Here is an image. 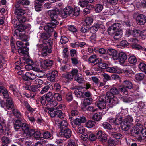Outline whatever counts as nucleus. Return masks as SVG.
Instances as JSON below:
<instances>
[{"instance_id": "nucleus-1", "label": "nucleus", "mask_w": 146, "mask_h": 146, "mask_svg": "<svg viewBox=\"0 0 146 146\" xmlns=\"http://www.w3.org/2000/svg\"><path fill=\"white\" fill-rule=\"evenodd\" d=\"M60 13L59 9L56 8L53 10H49L48 11V14L51 19L50 23H47V25L44 26V29L45 31L51 32L53 31V28H55L59 22V20L58 17V15Z\"/></svg>"}, {"instance_id": "nucleus-47", "label": "nucleus", "mask_w": 146, "mask_h": 146, "mask_svg": "<svg viewBox=\"0 0 146 146\" xmlns=\"http://www.w3.org/2000/svg\"><path fill=\"white\" fill-rule=\"evenodd\" d=\"M94 51L96 52H98L100 54L103 55L106 52V50L104 48H95L94 49Z\"/></svg>"}, {"instance_id": "nucleus-54", "label": "nucleus", "mask_w": 146, "mask_h": 146, "mask_svg": "<svg viewBox=\"0 0 146 146\" xmlns=\"http://www.w3.org/2000/svg\"><path fill=\"white\" fill-rule=\"evenodd\" d=\"M69 41L68 39L64 36H61L60 42L62 44H64Z\"/></svg>"}, {"instance_id": "nucleus-35", "label": "nucleus", "mask_w": 146, "mask_h": 146, "mask_svg": "<svg viewBox=\"0 0 146 146\" xmlns=\"http://www.w3.org/2000/svg\"><path fill=\"white\" fill-rule=\"evenodd\" d=\"M67 121L64 120L61 122L60 129L61 131L68 128Z\"/></svg>"}, {"instance_id": "nucleus-16", "label": "nucleus", "mask_w": 146, "mask_h": 146, "mask_svg": "<svg viewBox=\"0 0 146 146\" xmlns=\"http://www.w3.org/2000/svg\"><path fill=\"white\" fill-rule=\"evenodd\" d=\"M6 98L7 99L6 102V108L9 110L12 109L13 107L14 104L12 98L9 97L8 98Z\"/></svg>"}, {"instance_id": "nucleus-27", "label": "nucleus", "mask_w": 146, "mask_h": 146, "mask_svg": "<svg viewBox=\"0 0 146 146\" xmlns=\"http://www.w3.org/2000/svg\"><path fill=\"white\" fill-rule=\"evenodd\" d=\"M47 44L49 46L48 50V52L49 53H51L52 52V48L53 44V39L50 38L48 39L47 41Z\"/></svg>"}, {"instance_id": "nucleus-4", "label": "nucleus", "mask_w": 146, "mask_h": 146, "mask_svg": "<svg viewBox=\"0 0 146 146\" xmlns=\"http://www.w3.org/2000/svg\"><path fill=\"white\" fill-rule=\"evenodd\" d=\"M109 89V91L107 92L106 93L107 96L113 97V96H114V95L120 94V89L119 87H113L110 88Z\"/></svg>"}, {"instance_id": "nucleus-59", "label": "nucleus", "mask_w": 146, "mask_h": 146, "mask_svg": "<svg viewBox=\"0 0 146 146\" xmlns=\"http://www.w3.org/2000/svg\"><path fill=\"white\" fill-rule=\"evenodd\" d=\"M54 110V109H53L49 110L48 111L49 114L52 117H53L56 115L57 110L55 111Z\"/></svg>"}, {"instance_id": "nucleus-58", "label": "nucleus", "mask_w": 146, "mask_h": 146, "mask_svg": "<svg viewBox=\"0 0 146 146\" xmlns=\"http://www.w3.org/2000/svg\"><path fill=\"white\" fill-rule=\"evenodd\" d=\"M83 92H81L79 89H77L76 90L74 91V93L76 96L77 97L80 98L82 97Z\"/></svg>"}, {"instance_id": "nucleus-34", "label": "nucleus", "mask_w": 146, "mask_h": 146, "mask_svg": "<svg viewBox=\"0 0 146 146\" xmlns=\"http://www.w3.org/2000/svg\"><path fill=\"white\" fill-rule=\"evenodd\" d=\"M45 95L47 102L53 100L54 98L53 94L51 92H48Z\"/></svg>"}, {"instance_id": "nucleus-23", "label": "nucleus", "mask_w": 146, "mask_h": 146, "mask_svg": "<svg viewBox=\"0 0 146 146\" xmlns=\"http://www.w3.org/2000/svg\"><path fill=\"white\" fill-rule=\"evenodd\" d=\"M123 122L131 126L133 125V122L132 117L130 116H127L125 118Z\"/></svg>"}, {"instance_id": "nucleus-21", "label": "nucleus", "mask_w": 146, "mask_h": 146, "mask_svg": "<svg viewBox=\"0 0 146 146\" xmlns=\"http://www.w3.org/2000/svg\"><path fill=\"white\" fill-rule=\"evenodd\" d=\"M25 13V10L21 8L15 9L14 11V14L16 15V17L23 15Z\"/></svg>"}, {"instance_id": "nucleus-8", "label": "nucleus", "mask_w": 146, "mask_h": 146, "mask_svg": "<svg viewBox=\"0 0 146 146\" xmlns=\"http://www.w3.org/2000/svg\"><path fill=\"white\" fill-rule=\"evenodd\" d=\"M73 11V9L72 7L70 6L67 7L64 9L61 13V16L64 18H66L72 14Z\"/></svg>"}, {"instance_id": "nucleus-62", "label": "nucleus", "mask_w": 146, "mask_h": 146, "mask_svg": "<svg viewBox=\"0 0 146 146\" xmlns=\"http://www.w3.org/2000/svg\"><path fill=\"white\" fill-rule=\"evenodd\" d=\"M114 29L117 31L119 30V28L121 27V25L119 23H115L111 26Z\"/></svg>"}, {"instance_id": "nucleus-14", "label": "nucleus", "mask_w": 146, "mask_h": 146, "mask_svg": "<svg viewBox=\"0 0 146 146\" xmlns=\"http://www.w3.org/2000/svg\"><path fill=\"white\" fill-rule=\"evenodd\" d=\"M53 60L46 59L43 61V66L45 69H49L51 68L53 63Z\"/></svg>"}, {"instance_id": "nucleus-32", "label": "nucleus", "mask_w": 146, "mask_h": 146, "mask_svg": "<svg viewBox=\"0 0 146 146\" xmlns=\"http://www.w3.org/2000/svg\"><path fill=\"white\" fill-rule=\"evenodd\" d=\"M42 135L43 137L45 139H52L53 138L52 133L48 131L43 132Z\"/></svg>"}, {"instance_id": "nucleus-7", "label": "nucleus", "mask_w": 146, "mask_h": 146, "mask_svg": "<svg viewBox=\"0 0 146 146\" xmlns=\"http://www.w3.org/2000/svg\"><path fill=\"white\" fill-rule=\"evenodd\" d=\"M58 75V71L56 70L50 71L46 74L48 80L51 82H55L56 78Z\"/></svg>"}, {"instance_id": "nucleus-12", "label": "nucleus", "mask_w": 146, "mask_h": 146, "mask_svg": "<svg viewBox=\"0 0 146 146\" xmlns=\"http://www.w3.org/2000/svg\"><path fill=\"white\" fill-rule=\"evenodd\" d=\"M60 134L62 136L68 139L70 138L72 135L71 130L69 128L61 131Z\"/></svg>"}, {"instance_id": "nucleus-57", "label": "nucleus", "mask_w": 146, "mask_h": 146, "mask_svg": "<svg viewBox=\"0 0 146 146\" xmlns=\"http://www.w3.org/2000/svg\"><path fill=\"white\" fill-rule=\"evenodd\" d=\"M50 86H52V85H47L44 86L42 88V90L40 92V94H43L49 90L50 88Z\"/></svg>"}, {"instance_id": "nucleus-43", "label": "nucleus", "mask_w": 146, "mask_h": 146, "mask_svg": "<svg viewBox=\"0 0 146 146\" xmlns=\"http://www.w3.org/2000/svg\"><path fill=\"white\" fill-rule=\"evenodd\" d=\"M21 128L22 131L25 133L30 129L29 125L24 123H22Z\"/></svg>"}, {"instance_id": "nucleus-56", "label": "nucleus", "mask_w": 146, "mask_h": 146, "mask_svg": "<svg viewBox=\"0 0 146 146\" xmlns=\"http://www.w3.org/2000/svg\"><path fill=\"white\" fill-rule=\"evenodd\" d=\"M28 27L27 26L23 24H20L18 25L16 28L19 30H21L23 31L24 30L27 29Z\"/></svg>"}, {"instance_id": "nucleus-38", "label": "nucleus", "mask_w": 146, "mask_h": 146, "mask_svg": "<svg viewBox=\"0 0 146 146\" xmlns=\"http://www.w3.org/2000/svg\"><path fill=\"white\" fill-rule=\"evenodd\" d=\"M131 126L123 122L121 124V129L123 131H127L130 129Z\"/></svg>"}, {"instance_id": "nucleus-13", "label": "nucleus", "mask_w": 146, "mask_h": 146, "mask_svg": "<svg viewBox=\"0 0 146 146\" xmlns=\"http://www.w3.org/2000/svg\"><path fill=\"white\" fill-rule=\"evenodd\" d=\"M108 53L112 56L114 60H116L118 59L119 54L115 50L109 49L108 50Z\"/></svg>"}, {"instance_id": "nucleus-49", "label": "nucleus", "mask_w": 146, "mask_h": 146, "mask_svg": "<svg viewBox=\"0 0 146 146\" xmlns=\"http://www.w3.org/2000/svg\"><path fill=\"white\" fill-rule=\"evenodd\" d=\"M135 78L137 80L141 81L144 78L145 75L143 73H138L135 75Z\"/></svg>"}, {"instance_id": "nucleus-24", "label": "nucleus", "mask_w": 146, "mask_h": 146, "mask_svg": "<svg viewBox=\"0 0 146 146\" xmlns=\"http://www.w3.org/2000/svg\"><path fill=\"white\" fill-rule=\"evenodd\" d=\"M74 79L78 83L80 84L83 83L85 81L84 78L82 77L81 75L80 76L78 75L75 76Z\"/></svg>"}, {"instance_id": "nucleus-10", "label": "nucleus", "mask_w": 146, "mask_h": 146, "mask_svg": "<svg viewBox=\"0 0 146 146\" xmlns=\"http://www.w3.org/2000/svg\"><path fill=\"white\" fill-rule=\"evenodd\" d=\"M109 122L113 125H118L120 124L122 121V118L120 116H118L115 118H109Z\"/></svg>"}, {"instance_id": "nucleus-44", "label": "nucleus", "mask_w": 146, "mask_h": 146, "mask_svg": "<svg viewBox=\"0 0 146 146\" xmlns=\"http://www.w3.org/2000/svg\"><path fill=\"white\" fill-rule=\"evenodd\" d=\"M21 30H19L17 29L14 31V33L13 34V35L14 36L16 35L19 38L21 35H22V34L24 33Z\"/></svg>"}, {"instance_id": "nucleus-41", "label": "nucleus", "mask_w": 146, "mask_h": 146, "mask_svg": "<svg viewBox=\"0 0 146 146\" xmlns=\"http://www.w3.org/2000/svg\"><path fill=\"white\" fill-rule=\"evenodd\" d=\"M74 76L70 72L66 73L64 75V77L66 79L69 81L72 80Z\"/></svg>"}, {"instance_id": "nucleus-29", "label": "nucleus", "mask_w": 146, "mask_h": 146, "mask_svg": "<svg viewBox=\"0 0 146 146\" xmlns=\"http://www.w3.org/2000/svg\"><path fill=\"white\" fill-rule=\"evenodd\" d=\"M102 113H97L94 114L92 117V118L94 120L98 121L102 119Z\"/></svg>"}, {"instance_id": "nucleus-36", "label": "nucleus", "mask_w": 146, "mask_h": 146, "mask_svg": "<svg viewBox=\"0 0 146 146\" xmlns=\"http://www.w3.org/2000/svg\"><path fill=\"white\" fill-rule=\"evenodd\" d=\"M98 60L97 56L95 55L91 56L88 58V62L89 63H94L96 62Z\"/></svg>"}, {"instance_id": "nucleus-28", "label": "nucleus", "mask_w": 146, "mask_h": 146, "mask_svg": "<svg viewBox=\"0 0 146 146\" xmlns=\"http://www.w3.org/2000/svg\"><path fill=\"white\" fill-rule=\"evenodd\" d=\"M122 85L129 89H131L133 86L131 82L128 80H125L123 81L122 83Z\"/></svg>"}, {"instance_id": "nucleus-39", "label": "nucleus", "mask_w": 146, "mask_h": 146, "mask_svg": "<svg viewBox=\"0 0 146 146\" xmlns=\"http://www.w3.org/2000/svg\"><path fill=\"white\" fill-rule=\"evenodd\" d=\"M129 62L131 64L135 65L136 64L137 62V59L135 56H130L128 59Z\"/></svg>"}, {"instance_id": "nucleus-30", "label": "nucleus", "mask_w": 146, "mask_h": 146, "mask_svg": "<svg viewBox=\"0 0 146 146\" xmlns=\"http://www.w3.org/2000/svg\"><path fill=\"white\" fill-rule=\"evenodd\" d=\"M53 31L51 32L47 31V32L43 33L41 34L40 36L41 38L44 40H47L51 36L50 34L48 32H52Z\"/></svg>"}, {"instance_id": "nucleus-46", "label": "nucleus", "mask_w": 146, "mask_h": 146, "mask_svg": "<svg viewBox=\"0 0 146 146\" xmlns=\"http://www.w3.org/2000/svg\"><path fill=\"white\" fill-rule=\"evenodd\" d=\"M103 9V6L101 4H96L95 6V11L96 12H100Z\"/></svg>"}, {"instance_id": "nucleus-17", "label": "nucleus", "mask_w": 146, "mask_h": 146, "mask_svg": "<svg viewBox=\"0 0 146 146\" xmlns=\"http://www.w3.org/2000/svg\"><path fill=\"white\" fill-rule=\"evenodd\" d=\"M86 121L85 117L84 116H82L74 120V123L76 125H80L81 123H84Z\"/></svg>"}, {"instance_id": "nucleus-53", "label": "nucleus", "mask_w": 146, "mask_h": 146, "mask_svg": "<svg viewBox=\"0 0 146 146\" xmlns=\"http://www.w3.org/2000/svg\"><path fill=\"white\" fill-rule=\"evenodd\" d=\"M35 131L33 129L30 128L25 133L27 137H31L33 136Z\"/></svg>"}, {"instance_id": "nucleus-55", "label": "nucleus", "mask_w": 146, "mask_h": 146, "mask_svg": "<svg viewBox=\"0 0 146 146\" xmlns=\"http://www.w3.org/2000/svg\"><path fill=\"white\" fill-rule=\"evenodd\" d=\"M92 101V99L91 98H88L85 99L83 101V105L85 106L90 104H91V102Z\"/></svg>"}, {"instance_id": "nucleus-5", "label": "nucleus", "mask_w": 146, "mask_h": 146, "mask_svg": "<svg viewBox=\"0 0 146 146\" xmlns=\"http://www.w3.org/2000/svg\"><path fill=\"white\" fill-rule=\"evenodd\" d=\"M107 102L106 96L100 97L96 102L97 106L100 109H103L105 108Z\"/></svg>"}, {"instance_id": "nucleus-61", "label": "nucleus", "mask_w": 146, "mask_h": 146, "mask_svg": "<svg viewBox=\"0 0 146 146\" xmlns=\"http://www.w3.org/2000/svg\"><path fill=\"white\" fill-rule=\"evenodd\" d=\"M108 34L110 35H114L115 33L116 32V31L111 26L108 28Z\"/></svg>"}, {"instance_id": "nucleus-51", "label": "nucleus", "mask_w": 146, "mask_h": 146, "mask_svg": "<svg viewBox=\"0 0 146 146\" xmlns=\"http://www.w3.org/2000/svg\"><path fill=\"white\" fill-rule=\"evenodd\" d=\"M25 115L27 117L28 119L30 121L31 123L34 125L35 123V119L32 116H30L28 115V112L27 111L25 112Z\"/></svg>"}, {"instance_id": "nucleus-22", "label": "nucleus", "mask_w": 146, "mask_h": 146, "mask_svg": "<svg viewBox=\"0 0 146 146\" xmlns=\"http://www.w3.org/2000/svg\"><path fill=\"white\" fill-rule=\"evenodd\" d=\"M106 70L108 72L111 73H119L121 72V70L118 69L114 67H107L106 68Z\"/></svg>"}, {"instance_id": "nucleus-42", "label": "nucleus", "mask_w": 146, "mask_h": 146, "mask_svg": "<svg viewBox=\"0 0 146 146\" xmlns=\"http://www.w3.org/2000/svg\"><path fill=\"white\" fill-rule=\"evenodd\" d=\"M139 69L146 74V65L143 62H140L138 65Z\"/></svg>"}, {"instance_id": "nucleus-33", "label": "nucleus", "mask_w": 146, "mask_h": 146, "mask_svg": "<svg viewBox=\"0 0 146 146\" xmlns=\"http://www.w3.org/2000/svg\"><path fill=\"white\" fill-rule=\"evenodd\" d=\"M1 142L3 144H8L10 143L11 142V140L9 137L6 136H3L1 138Z\"/></svg>"}, {"instance_id": "nucleus-37", "label": "nucleus", "mask_w": 146, "mask_h": 146, "mask_svg": "<svg viewBox=\"0 0 146 146\" xmlns=\"http://www.w3.org/2000/svg\"><path fill=\"white\" fill-rule=\"evenodd\" d=\"M29 49L27 47H23L18 49V52L19 54H26L28 51Z\"/></svg>"}, {"instance_id": "nucleus-40", "label": "nucleus", "mask_w": 146, "mask_h": 146, "mask_svg": "<svg viewBox=\"0 0 146 146\" xmlns=\"http://www.w3.org/2000/svg\"><path fill=\"white\" fill-rule=\"evenodd\" d=\"M33 135L34 138L36 140H40L41 139V133L40 132L38 131H35Z\"/></svg>"}, {"instance_id": "nucleus-20", "label": "nucleus", "mask_w": 146, "mask_h": 146, "mask_svg": "<svg viewBox=\"0 0 146 146\" xmlns=\"http://www.w3.org/2000/svg\"><path fill=\"white\" fill-rule=\"evenodd\" d=\"M94 65L97 66L99 68L102 69H105L108 66V64L106 63L102 62V60H99L98 62L94 64Z\"/></svg>"}, {"instance_id": "nucleus-11", "label": "nucleus", "mask_w": 146, "mask_h": 146, "mask_svg": "<svg viewBox=\"0 0 146 146\" xmlns=\"http://www.w3.org/2000/svg\"><path fill=\"white\" fill-rule=\"evenodd\" d=\"M106 98L107 102H108L112 106L117 104L119 102L118 99L114 96H113V97H109L107 96V95L106 94Z\"/></svg>"}, {"instance_id": "nucleus-3", "label": "nucleus", "mask_w": 146, "mask_h": 146, "mask_svg": "<svg viewBox=\"0 0 146 146\" xmlns=\"http://www.w3.org/2000/svg\"><path fill=\"white\" fill-rule=\"evenodd\" d=\"M11 131L6 124V121L3 120L0 122V135H10Z\"/></svg>"}, {"instance_id": "nucleus-50", "label": "nucleus", "mask_w": 146, "mask_h": 146, "mask_svg": "<svg viewBox=\"0 0 146 146\" xmlns=\"http://www.w3.org/2000/svg\"><path fill=\"white\" fill-rule=\"evenodd\" d=\"M95 124L96 122L94 121L89 120L86 123V126L88 128H92L95 125Z\"/></svg>"}, {"instance_id": "nucleus-31", "label": "nucleus", "mask_w": 146, "mask_h": 146, "mask_svg": "<svg viewBox=\"0 0 146 146\" xmlns=\"http://www.w3.org/2000/svg\"><path fill=\"white\" fill-rule=\"evenodd\" d=\"M99 27L100 25L99 24H96L92 26L89 28V30L91 33H95L98 31Z\"/></svg>"}, {"instance_id": "nucleus-48", "label": "nucleus", "mask_w": 146, "mask_h": 146, "mask_svg": "<svg viewBox=\"0 0 146 146\" xmlns=\"http://www.w3.org/2000/svg\"><path fill=\"white\" fill-rule=\"evenodd\" d=\"M38 100H40V102L42 105H45L46 104H47L48 103L46 100L45 95L42 96L41 98H38Z\"/></svg>"}, {"instance_id": "nucleus-60", "label": "nucleus", "mask_w": 146, "mask_h": 146, "mask_svg": "<svg viewBox=\"0 0 146 146\" xmlns=\"http://www.w3.org/2000/svg\"><path fill=\"white\" fill-rule=\"evenodd\" d=\"M47 104L49 105L51 108H54L57 105L58 103L56 101L52 100L48 102Z\"/></svg>"}, {"instance_id": "nucleus-45", "label": "nucleus", "mask_w": 146, "mask_h": 146, "mask_svg": "<svg viewBox=\"0 0 146 146\" xmlns=\"http://www.w3.org/2000/svg\"><path fill=\"white\" fill-rule=\"evenodd\" d=\"M112 135L114 138L117 139H120L123 137V135L121 133L116 132H113Z\"/></svg>"}, {"instance_id": "nucleus-63", "label": "nucleus", "mask_w": 146, "mask_h": 146, "mask_svg": "<svg viewBox=\"0 0 146 146\" xmlns=\"http://www.w3.org/2000/svg\"><path fill=\"white\" fill-rule=\"evenodd\" d=\"M103 127L105 129H108L109 130H111L112 129L111 125L108 123L107 122H104L102 124Z\"/></svg>"}, {"instance_id": "nucleus-25", "label": "nucleus", "mask_w": 146, "mask_h": 146, "mask_svg": "<svg viewBox=\"0 0 146 146\" xmlns=\"http://www.w3.org/2000/svg\"><path fill=\"white\" fill-rule=\"evenodd\" d=\"M123 35L122 32L121 31H116L114 35V38L115 41L118 40L122 37Z\"/></svg>"}, {"instance_id": "nucleus-19", "label": "nucleus", "mask_w": 146, "mask_h": 146, "mask_svg": "<svg viewBox=\"0 0 146 146\" xmlns=\"http://www.w3.org/2000/svg\"><path fill=\"white\" fill-rule=\"evenodd\" d=\"M118 58L120 63L123 64L125 61L127 56L125 53L122 52L119 53Z\"/></svg>"}, {"instance_id": "nucleus-26", "label": "nucleus", "mask_w": 146, "mask_h": 146, "mask_svg": "<svg viewBox=\"0 0 146 146\" xmlns=\"http://www.w3.org/2000/svg\"><path fill=\"white\" fill-rule=\"evenodd\" d=\"M22 124L21 121L19 120H16L14 124V127L15 130L17 131L21 127Z\"/></svg>"}, {"instance_id": "nucleus-2", "label": "nucleus", "mask_w": 146, "mask_h": 146, "mask_svg": "<svg viewBox=\"0 0 146 146\" xmlns=\"http://www.w3.org/2000/svg\"><path fill=\"white\" fill-rule=\"evenodd\" d=\"M142 126L141 124L137 123L132 128L130 131L131 135L135 137V138L139 141H141L142 139V136L141 135V130Z\"/></svg>"}, {"instance_id": "nucleus-15", "label": "nucleus", "mask_w": 146, "mask_h": 146, "mask_svg": "<svg viewBox=\"0 0 146 146\" xmlns=\"http://www.w3.org/2000/svg\"><path fill=\"white\" fill-rule=\"evenodd\" d=\"M25 76H24L23 80L25 81H28L29 79L33 80L36 78V76L32 73L29 72H25Z\"/></svg>"}, {"instance_id": "nucleus-52", "label": "nucleus", "mask_w": 146, "mask_h": 146, "mask_svg": "<svg viewBox=\"0 0 146 146\" xmlns=\"http://www.w3.org/2000/svg\"><path fill=\"white\" fill-rule=\"evenodd\" d=\"M93 22V19L91 17H88L86 18L85 20V24L86 26L90 25Z\"/></svg>"}, {"instance_id": "nucleus-9", "label": "nucleus", "mask_w": 146, "mask_h": 146, "mask_svg": "<svg viewBox=\"0 0 146 146\" xmlns=\"http://www.w3.org/2000/svg\"><path fill=\"white\" fill-rule=\"evenodd\" d=\"M136 22L139 25H144L146 23V16L142 14L139 15L136 17Z\"/></svg>"}, {"instance_id": "nucleus-18", "label": "nucleus", "mask_w": 146, "mask_h": 146, "mask_svg": "<svg viewBox=\"0 0 146 146\" xmlns=\"http://www.w3.org/2000/svg\"><path fill=\"white\" fill-rule=\"evenodd\" d=\"M0 93L3 94L5 98H8L9 97L8 91L7 89L4 86H0Z\"/></svg>"}, {"instance_id": "nucleus-6", "label": "nucleus", "mask_w": 146, "mask_h": 146, "mask_svg": "<svg viewBox=\"0 0 146 146\" xmlns=\"http://www.w3.org/2000/svg\"><path fill=\"white\" fill-rule=\"evenodd\" d=\"M37 46L39 50H41V56L44 57L46 56L49 54L48 52V47L47 46H44L42 44H38L37 45Z\"/></svg>"}, {"instance_id": "nucleus-64", "label": "nucleus", "mask_w": 146, "mask_h": 146, "mask_svg": "<svg viewBox=\"0 0 146 146\" xmlns=\"http://www.w3.org/2000/svg\"><path fill=\"white\" fill-rule=\"evenodd\" d=\"M36 85H32L30 86L31 90L33 92H37L40 91V90L37 87Z\"/></svg>"}]
</instances>
